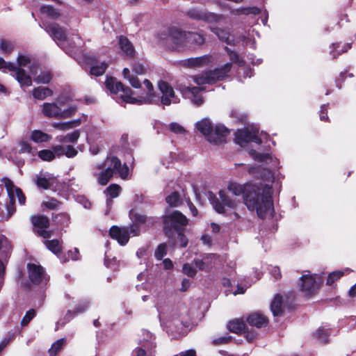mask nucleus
<instances>
[{
  "mask_svg": "<svg viewBox=\"0 0 356 356\" xmlns=\"http://www.w3.org/2000/svg\"><path fill=\"white\" fill-rule=\"evenodd\" d=\"M143 83L146 88V94L138 97H132V90L129 87H124L122 83L117 81L113 78H107L105 84L108 90L111 93L117 94L122 92L120 98L126 103L133 104H159L161 103L165 106H169L171 104H177L179 99L175 95L173 88L165 81H160L158 88L161 93V97L156 95L154 92V88L152 83L148 79H145Z\"/></svg>",
  "mask_w": 356,
  "mask_h": 356,
  "instance_id": "f257e3e1",
  "label": "nucleus"
},
{
  "mask_svg": "<svg viewBox=\"0 0 356 356\" xmlns=\"http://www.w3.org/2000/svg\"><path fill=\"white\" fill-rule=\"evenodd\" d=\"M244 202L249 210L256 211L258 216L264 218L268 213L273 211L271 187L250 186L246 190Z\"/></svg>",
  "mask_w": 356,
  "mask_h": 356,
  "instance_id": "f03ea898",
  "label": "nucleus"
},
{
  "mask_svg": "<svg viewBox=\"0 0 356 356\" xmlns=\"http://www.w3.org/2000/svg\"><path fill=\"white\" fill-rule=\"evenodd\" d=\"M195 128L210 143L220 145L225 141L228 129L222 124L213 125L209 118H203L195 123Z\"/></svg>",
  "mask_w": 356,
  "mask_h": 356,
  "instance_id": "7ed1b4c3",
  "label": "nucleus"
},
{
  "mask_svg": "<svg viewBox=\"0 0 356 356\" xmlns=\"http://www.w3.org/2000/svg\"><path fill=\"white\" fill-rule=\"evenodd\" d=\"M211 202L215 210L219 213L224 214H233L238 218V215L235 211L240 204V201L236 198L233 199L232 197L226 194L225 191H220L219 192V199L214 197L211 199Z\"/></svg>",
  "mask_w": 356,
  "mask_h": 356,
  "instance_id": "20e7f679",
  "label": "nucleus"
},
{
  "mask_svg": "<svg viewBox=\"0 0 356 356\" xmlns=\"http://www.w3.org/2000/svg\"><path fill=\"white\" fill-rule=\"evenodd\" d=\"M232 68V64L228 63L220 68L213 71L207 72L200 75L193 76V81L198 86L204 84H213L216 81L227 76Z\"/></svg>",
  "mask_w": 356,
  "mask_h": 356,
  "instance_id": "39448f33",
  "label": "nucleus"
},
{
  "mask_svg": "<svg viewBox=\"0 0 356 356\" xmlns=\"http://www.w3.org/2000/svg\"><path fill=\"white\" fill-rule=\"evenodd\" d=\"M0 70L3 72H11L12 76L15 77L22 88L32 85L31 76L25 72L24 69L17 67L15 64L7 62L1 57H0Z\"/></svg>",
  "mask_w": 356,
  "mask_h": 356,
  "instance_id": "423d86ee",
  "label": "nucleus"
},
{
  "mask_svg": "<svg viewBox=\"0 0 356 356\" xmlns=\"http://www.w3.org/2000/svg\"><path fill=\"white\" fill-rule=\"evenodd\" d=\"M188 223L186 217L178 211L166 214L163 218L164 231L168 237L172 236L173 231H177Z\"/></svg>",
  "mask_w": 356,
  "mask_h": 356,
  "instance_id": "0eeeda50",
  "label": "nucleus"
},
{
  "mask_svg": "<svg viewBox=\"0 0 356 356\" xmlns=\"http://www.w3.org/2000/svg\"><path fill=\"white\" fill-rule=\"evenodd\" d=\"M186 31L176 28L168 30V36L164 38L168 48L175 51H183L187 48Z\"/></svg>",
  "mask_w": 356,
  "mask_h": 356,
  "instance_id": "6e6552de",
  "label": "nucleus"
},
{
  "mask_svg": "<svg viewBox=\"0 0 356 356\" xmlns=\"http://www.w3.org/2000/svg\"><path fill=\"white\" fill-rule=\"evenodd\" d=\"M72 56H74L80 64L86 63L91 65L90 72L92 75L97 76L104 74L108 66L105 61L99 63L96 57L81 52H75L74 54H72Z\"/></svg>",
  "mask_w": 356,
  "mask_h": 356,
  "instance_id": "1a4fd4ad",
  "label": "nucleus"
},
{
  "mask_svg": "<svg viewBox=\"0 0 356 356\" xmlns=\"http://www.w3.org/2000/svg\"><path fill=\"white\" fill-rule=\"evenodd\" d=\"M102 164L103 167L109 170L111 175L118 174L121 179H128L129 176V169L126 163L122 165L120 160L118 157H107Z\"/></svg>",
  "mask_w": 356,
  "mask_h": 356,
  "instance_id": "9d476101",
  "label": "nucleus"
},
{
  "mask_svg": "<svg viewBox=\"0 0 356 356\" xmlns=\"http://www.w3.org/2000/svg\"><path fill=\"white\" fill-rule=\"evenodd\" d=\"M258 133L259 129L254 127L251 129L248 127L245 129L238 130L236 133V141L241 146L250 142L260 144L261 143V140L258 137Z\"/></svg>",
  "mask_w": 356,
  "mask_h": 356,
  "instance_id": "9b49d317",
  "label": "nucleus"
},
{
  "mask_svg": "<svg viewBox=\"0 0 356 356\" xmlns=\"http://www.w3.org/2000/svg\"><path fill=\"white\" fill-rule=\"evenodd\" d=\"M187 15L191 19L202 20L207 23H217L223 19L221 15L208 12L206 10L195 8L189 10Z\"/></svg>",
  "mask_w": 356,
  "mask_h": 356,
  "instance_id": "f8f14e48",
  "label": "nucleus"
},
{
  "mask_svg": "<svg viewBox=\"0 0 356 356\" xmlns=\"http://www.w3.org/2000/svg\"><path fill=\"white\" fill-rule=\"evenodd\" d=\"M3 183L6 188L10 202H15V197H17L18 202L21 205L25 204L26 197L20 188L15 187L13 183L7 178L3 179Z\"/></svg>",
  "mask_w": 356,
  "mask_h": 356,
  "instance_id": "ddd939ff",
  "label": "nucleus"
},
{
  "mask_svg": "<svg viewBox=\"0 0 356 356\" xmlns=\"http://www.w3.org/2000/svg\"><path fill=\"white\" fill-rule=\"evenodd\" d=\"M29 277L31 282L39 284L47 281V277L43 268L34 264H29L27 266Z\"/></svg>",
  "mask_w": 356,
  "mask_h": 356,
  "instance_id": "4468645a",
  "label": "nucleus"
},
{
  "mask_svg": "<svg viewBox=\"0 0 356 356\" xmlns=\"http://www.w3.org/2000/svg\"><path fill=\"white\" fill-rule=\"evenodd\" d=\"M41 27L42 26L40 25ZM43 28V26H42ZM44 30L53 38V39L58 44H61L66 40L65 29L60 27L57 24L44 25Z\"/></svg>",
  "mask_w": 356,
  "mask_h": 356,
  "instance_id": "2eb2a0df",
  "label": "nucleus"
},
{
  "mask_svg": "<svg viewBox=\"0 0 356 356\" xmlns=\"http://www.w3.org/2000/svg\"><path fill=\"white\" fill-rule=\"evenodd\" d=\"M109 234L111 237L117 240L121 245H126L130 238L129 230L125 227L113 226L110 229Z\"/></svg>",
  "mask_w": 356,
  "mask_h": 356,
  "instance_id": "dca6fc26",
  "label": "nucleus"
},
{
  "mask_svg": "<svg viewBox=\"0 0 356 356\" xmlns=\"http://www.w3.org/2000/svg\"><path fill=\"white\" fill-rule=\"evenodd\" d=\"M92 174L97 178L98 184L102 186L106 185L113 176L101 163H98L94 167Z\"/></svg>",
  "mask_w": 356,
  "mask_h": 356,
  "instance_id": "f3484780",
  "label": "nucleus"
},
{
  "mask_svg": "<svg viewBox=\"0 0 356 356\" xmlns=\"http://www.w3.org/2000/svg\"><path fill=\"white\" fill-rule=\"evenodd\" d=\"M202 90V88L193 86L186 87L181 91L186 98L191 99L193 104L200 106L203 103V99L199 94Z\"/></svg>",
  "mask_w": 356,
  "mask_h": 356,
  "instance_id": "a211bd4d",
  "label": "nucleus"
},
{
  "mask_svg": "<svg viewBox=\"0 0 356 356\" xmlns=\"http://www.w3.org/2000/svg\"><path fill=\"white\" fill-rule=\"evenodd\" d=\"M62 108L56 103H44L42 105V113L47 118L61 119Z\"/></svg>",
  "mask_w": 356,
  "mask_h": 356,
  "instance_id": "6ab92c4d",
  "label": "nucleus"
},
{
  "mask_svg": "<svg viewBox=\"0 0 356 356\" xmlns=\"http://www.w3.org/2000/svg\"><path fill=\"white\" fill-rule=\"evenodd\" d=\"M139 347L134 350L136 356H155L156 344L154 341L139 342Z\"/></svg>",
  "mask_w": 356,
  "mask_h": 356,
  "instance_id": "aec40b11",
  "label": "nucleus"
},
{
  "mask_svg": "<svg viewBox=\"0 0 356 356\" xmlns=\"http://www.w3.org/2000/svg\"><path fill=\"white\" fill-rule=\"evenodd\" d=\"M187 47L190 46L200 47L206 42L204 35L197 32L186 31Z\"/></svg>",
  "mask_w": 356,
  "mask_h": 356,
  "instance_id": "412c9836",
  "label": "nucleus"
},
{
  "mask_svg": "<svg viewBox=\"0 0 356 356\" xmlns=\"http://www.w3.org/2000/svg\"><path fill=\"white\" fill-rule=\"evenodd\" d=\"M118 44L122 54L126 56L133 57L135 55V49L132 43L124 36H120Z\"/></svg>",
  "mask_w": 356,
  "mask_h": 356,
  "instance_id": "4be33fe9",
  "label": "nucleus"
},
{
  "mask_svg": "<svg viewBox=\"0 0 356 356\" xmlns=\"http://www.w3.org/2000/svg\"><path fill=\"white\" fill-rule=\"evenodd\" d=\"M246 321L250 325L257 327V328L266 325L268 323L266 317L259 313H252L250 314L247 317Z\"/></svg>",
  "mask_w": 356,
  "mask_h": 356,
  "instance_id": "5701e85b",
  "label": "nucleus"
},
{
  "mask_svg": "<svg viewBox=\"0 0 356 356\" xmlns=\"http://www.w3.org/2000/svg\"><path fill=\"white\" fill-rule=\"evenodd\" d=\"M316 286V280L313 275L305 274L301 277L300 288L306 293L312 292Z\"/></svg>",
  "mask_w": 356,
  "mask_h": 356,
  "instance_id": "b1692460",
  "label": "nucleus"
},
{
  "mask_svg": "<svg viewBox=\"0 0 356 356\" xmlns=\"http://www.w3.org/2000/svg\"><path fill=\"white\" fill-rule=\"evenodd\" d=\"M35 182L38 187L48 189L56 183V178L51 175L48 176V177L37 176Z\"/></svg>",
  "mask_w": 356,
  "mask_h": 356,
  "instance_id": "393cba45",
  "label": "nucleus"
},
{
  "mask_svg": "<svg viewBox=\"0 0 356 356\" xmlns=\"http://www.w3.org/2000/svg\"><path fill=\"white\" fill-rule=\"evenodd\" d=\"M147 217L143 215H138L136 217V222H134L129 227H125L127 229L129 230V236H138L140 234V227L139 223H145L147 220Z\"/></svg>",
  "mask_w": 356,
  "mask_h": 356,
  "instance_id": "a878e982",
  "label": "nucleus"
},
{
  "mask_svg": "<svg viewBox=\"0 0 356 356\" xmlns=\"http://www.w3.org/2000/svg\"><path fill=\"white\" fill-rule=\"evenodd\" d=\"M212 57L210 55H204L196 58H191L186 60L189 67H200L209 63Z\"/></svg>",
  "mask_w": 356,
  "mask_h": 356,
  "instance_id": "bb28decb",
  "label": "nucleus"
},
{
  "mask_svg": "<svg viewBox=\"0 0 356 356\" xmlns=\"http://www.w3.org/2000/svg\"><path fill=\"white\" fill-rule=\"evenodd\" d=\"M17 67L23 69L25 67H31L33 65L32 57L24 52L19 53L17 57V63L15 64Z\"/></svg>",
  "mask_w": 356,
  "mask_h": 356,
  "instance_id": "cd10ccee",
  "label": "nucleus"
},
{
  "mask_svg": "<svg viewBox=\"0 0 356 356\" xmlns=\"http://www.w3.org/2000/svg\"><path fill=\"white\" fill-rule=\"evenodd\" d=\"M80 137V131L75 130L66 135L58 136L56 140L60 143H76Z\"/></svg>",
  "mask_w": 356,
  "mask_h": 356,
  "instance_id": "c85d7f7f",
  "label": "nucleus"
},
{
  "mask_svg": "<svg viewBox=\"0 0 356 356\" xmlns=\"http://www.w3.org/2000/svg\"><path fill=\"white\" fill-rule=\"evenodd\" d=\"M245 322L239 318H235L230 321L227 324L228 330L234 333L240 334L245 330Z\"/></svg>",
  "mask_w": 356,
  "mask_h": 356,
  "instance_id": "c756f323",
  "label": "nucleus"
},
{
  "mask_svg": "<svg viewBox=\"0 0 356 356\" xmlns=\"http://www.w3.org/2000/svg\"><path fill=\"white\" fill-rule=\"evenodd\" d=\"M32 95L34 98L43 100L47 97H50L53 95V91L47 88V87H37L33 88L32 91Z\"/></svg>",
  "mask_w": 356,
  "mask_h": 356,
  "instance_id": "7c9ffc66",
  "label": "nucleus"
},
{
  "mask_svg": "<svg viewBox=\"0 0 356 356\" xmlns=\"http://www.w3.org/2000/svg\"><path fill=\"white\" fill-rule=\"evenodd\" d=\"M80 124L81 120L78 119L65 122H54L52 127L60 131H67L79 126Z\"/></svg>",
  "mask_w": 356,
  "mask_h": 356,
  "instance_id": "2f4dec72",
  "label": "nucleus"
},
{
  "mask_svg": "<svg viewBox=\"0 0 356 356\" xmlns=\"http://www.w3.org/2000/svg\"><path fill=\"white\" fill-rule=\"evenodd\" d=\"M209 29L213 33L217 35L220 40L226 42L228 44H232V40L229 38V32L228 31L213 26H210Z\"/></svg>",
  "mask_w": 356,
  "mask_h": 356,
  "instance_id": "473e14b6",
  "label": "nucleus"
},
{
  "mask_svg": "<svg viewBox=\"0 0 356 356\" xmlns=\"http://www.w3.org/2000/svg\"><path fill=\"white\" fill-rule=\"evenodd\" d=\"M31 220L33 225L39 229H46L49 226V220L46 216H32Z\"/></svg>",
  "mask_w": 356,
  "mask_h": 356,
  "instance_id": "72a5a7b5",
  "label": "nucleus"
},
{
  "mask_svg": "<svg viewBox=\"0 0 356 356\" xmlns=\"http://www.w3.org/2000/svg\"><path fill=\"white\" fill-rule=\"evenodd\" d=\"M51 136L40 130H33L31 134V139L37 143L47 142Z\"/></svg>",
  "mask_w": 356,
  "mask_h": 356,
  "instance_id": "f704fd0d",
  "label": "nucleus"
},
{
  "mask_svg": "<svg viewBox=\"0 0 356 356\" xmlns=\"http://www.w3.org/2000/svg\"><path fill=\"white\" fill-rule=\"evenodd\" d=\"M121 192V187L115 184H111L106 189L104 193L107 196H109V198L107 199V204H109L112 202L111 199L117 197Z\"/></svg>",
  "mask_w": 356,
  "mask_h": 356,
  "instance_id": "c9c22d12",
  "label": "nucleus"
},
{
  "mask_svg": "<svg viewBox=\"0 0 356 356\" xmlns=\"http://www.w3.org/2000/svg\"><path fill=\"white\" fill-rule=\"evenodd\" d=\"M270 309L274 316L281 315L282 313V297L276 294L270 305Z\"/></svg>",
  "mask_w": 356,
  "mask_h": 356,
  "instance_id": "e433bc0d",
  "label": "nucleus"
},
{
  "mask_svg": "<svg viewBox=\"0 0 356 356\" xmlns=\"http://www.w3.org/2000/svg\"><path fill=\"white\" fill-rule=\"evenodd\" d=\"M40 12L52 19H57L60 17V13L51 6H42L40 8Z\"/></svg>",
  "mask_w": 356,
  "mask_h": 356,
  "instance_id": "4c0bfd02",
  "label": "nucleus"
},
{
  "mask_svg": "<svg viewBox=\"0 0 356 356\" xmlns=\"http://www.w3.org/2000/svg\"><path fill=\"white\" fill-rule=\"evenodd\" d=\"M44 244L50 251H51L55 254L58 255V254L60 253V250H61V245H60L59 241H58V240L46 241L44 242Z\"/></svg>",
  "mask_w": 356,
  "mask_h": 356,
  "instance_id": "58836bf2",
  "label": "nucleus"
},
{
  "mask_svg": "<svg viewBox=\"0 0 356 356\" xmlns=\"http://www.w3.org/2000/svg\"><path fill=\"white\" fill-rule=\"evenodd\" d=\"M209 256L204 257L202 259H194V264L195 267L200 270L207 271L210 268V265L209 264Z\"/></svg>",
  "mask_w": 356,
  "mask_h": 356,
  "instance_id": "ea45409f",
  "label": "nucleus"
},
{
  "mask_svg": "<svg viewBox=\"0 0 356 356\" xmlns=\"http://www.w3.org/2000/svg\"><path fill=\"white\" fill-rule=\"evenodd\" d=\"M250 154L259 162L268 163V160L273 161V156L269 154H259L255 150H251Z\"/></svg>",
  "mask_w": 356,
  "mask_h": 356,
  "instance_id": "a19ab883",
  "label": "nucleus"
},
{
  "mask_svg": "<svg viewBox=\"0 0 356 356\" xmlns=\"http://www.w3.org/2000/svg\"><path fill=\"white\" fill-rule=\"evenodd\" d=\"M52 79V74L49 71L42 72L37 77L35 78V81L38 83L46 84L50 82Z\"/></svg>",
  "mask_w": 356,
  "mask_h": 356,
  "instance_id": "79ce46f5",
  "label": "nucleus"
},
{
  "mask_svg": "<svg viewBox=\"0 0 356 356\" xmlns=\"http://www.w3.org/2000/svg\"><path fill=\"white\" fill-rule=\"evenodd\" d=\"M228 190L232 195L235 196H239L244 193V188L243 186L236 184L231 183L228 186Z\"/></svg>",
  "mask_w": 356,
  "mask_h": 356,
  "instance_id": "37998d69",
  "label": "nucleus"
},
{
  "mask_svg": "<svg viewBox=\"0 0 356 356\" xmlns=\"http://www.w3.org/2000/svg\"><path fill=\"white\" fill-rule=\"evenodd\" d=\"M167 203L171 207H178L181 203V199L177 192H174L166 197Z\"/></svg>",
  "mask_w": 356,
  "mask_h": 356,
  "instance_id": "c03bdc74",
  "label": "nucleus"
},
{
  "mask_svg": "<svg viewBox=\"0 0 356 356\" xmlns=\"http://www.w3.org/2000/svg\"><path fill=\"white\" fill-rule=\"evenodd\" d=\"M64 342H65V341L63 339H59V340L56 341V342H54L52 344L51 348L49 350L50 356H55L57 354V353L63 347Z\"/></svg>",
  "mask_w": 356,
  "mask_h": 356,
  "instance_id": "a18cd8bd",
  "label": "nucleus"
},
{
  "mask_svg": "<svg viewBox=\"0 0 356 356\" xmlns=\"http://www.w3.org/2000/svg\"><path fill=\"white\" fill-rule=\"evenodd\" d=\"M0 49L4 54H10L14 49V45L8 40H2L0 42Z\"/></svg>",
  "mask_w": 356,
  "mask_h": 356,
  "instance_id": "49530a36",
  "label": "nucleus"
},
{
  "mask_svg": "<svg viewBox=\"0 0 356 356\" xmlns=\"http://www.w3.org/2000/svg\"><path fill=\"white\" fill-rule=\"evenodd\" d=\"M38 156L43 161H50L54 158V152L49 149H42L38 152Z\"/></svg>",
  "mask_w": 356,
  "mask_h": 356,
  "instance_id": "de8ad7c7",
  "label": "nucleus"
},
{
  "mask_svg": "<svg viewBox=\"0 0 356 356\" xmlns=\"http://www.w3.org/2000/svg\"><path fill=\"white\" fill-rule=\"evenodd\" d=\"M166 253L167 246L165 243H161L157 247L156 250H155L154 255L158 260H161L166 254Z\"/></svg>",
  "mask_w": 356,
  "mask_h": 356,
  "instance_id": "09e8293b",
  "label": "nucleus"
},
{
  "mask_svg": "<svg viewBox=\"0 0 356 356\" xmlns=\"http://www.w3.org/2000/svg\"><path fill=\"white\" fill-rule=\"evenodd\" d=\"M343 275V273L340 270L334 271L332 273H330L328 275V277L327 279V284L332 285L336 280L339 279Z\"/></svg>",
  "mask_w": 356,
  "mask_h": 356,
  "instance_id": "8fccbe9b",
  "label": "nucleus"
},
{
  "mask_svg": "<svg viewBox=\"0 0 356 356\" xmlns=\"http://www.w3.org/2000/svg\"><path fill=\"white\" fill-rule=\"evenodd\" d=\"M169 129L176 134H184L186 130L181 124L177 122H172L169 124Z\"/></svg>",
  "mask_w": 356,
  "mask_h": 356,
  "instance_id": "3c124183",
  "label": "nucleus"
},
{
  "mask_svg": "<svg viewBox=\"0 0 356 356\" xmlns=\"http://www.w3.org/2000/svg\"><path fill=\"white\" fill-rule=\"evenodd\" d=\"M237 12H238V13L243 14V15H249V14L258 15L260 13L261 10L257 7H248V8H243L241 10H238Z\"/></svg>",
  "mask_w": 356,
  "mask_h": 356,
  "instance_id": "603ef678",
  "label": "nucleus"
},
{
  "mask_svg": "<svg viewBox=\"0 0 356 356\" xmlns=\"http://www.w3.org/2000/svg\"><path fill=\"white\" fill-rule=\"evenodd\" d=\"M65 149V156L67 158H74L75 157L78 152L73 146L68 145L67 146H64Z\"/></svg>",
  "mask_w": 356,
  "mask_h": 356,
  "instance_id": "864d4df0",
  "label": "nucleus"
},
{
  "mask_svg": "<svg viewBox=\"0 0 356 356\" xmlns=\"http://www.w3.org/2000/svg\"><path fill=\"white\" fill-rule=\"evenodd\" d=\"M35 316V311L33 309H29L22 320L21 324L22 325H26L32 318Z\"/></svg>",
  "mask_w": 356,
  "mask_h": 356,
  "instance_id": "5fc2aeb1",
  "label": "nucleus"
},
{
  "mask_svg": "<svg viewBox=\"0 0 356 356\" xmlns=\"http://www.w3.org/2000/svg\"><path fill=\"white\" fill-rule=\"evenodd\" d=\"M316 334L321 342H327L328 336V332L327 330L320 327L316 330Z\"/></svg>",
  "mask_w": 356,
  "mask_h": 356,
  "instance_id": "6e6d98bb",
  "label": "nucleus"
},
{
  "mask_svg": "<svg viewBox=\"0 0 356 356\" xmlns=\"http://www.w3.org/2000/svg\"><path fill=\"white\" fill-rule=\"evenodd\" d=\"M60 202L56 199H50L48 201L42 202V205L49 209H55L59 207Z\"/></svg>",
  "mask_w": 356,
  "mask_h": 356,
  "instance_id": "4d7b16f0",
  "label": "nucleus"
},
{
  "mask_svg": "<svg viewBox=\"0 0 356 356\" xmlns=\"http://www.w3.org/2000/svg\"><path fill=\"white\" fill-rule=\"evenodd\" d=\"M154 341V337L152 334L147 330H143L140 342Z\"/></svg>",
  "mask_w": 356,
  "mask_h": 356,
  "instance_id": "13d9d810",
  "label": "nucleus"
},
{
  "mask_svg": "<svg viewBox=\"0 0 356 356\" xmlns=\"http://www.w3.org/2000/svg\"><path fill=\"white\" fill-rule=\"evenodd\" d=\"M76 112V106H70L67 108V109L61 111V119L67 118L71 117L72 115H74Z\"/></svg>",
  "mask_w": 356,
  "mask_h": 356,
  "instance_id": "bf43d9fd",
  "label": "nucleus"
},
{
  "mask_svg": "<svg viewBox=\"0 0 356 356\" xmlns=\"http://www.w3.org/2000/svg\"><path fill=\"white\" fill-rule=\"evenodd\" d=\"M11 248L10 242L4 236H0V250H3L4 252L8 251Z\"/></svg>",
  "mask_w": 356,
  "mask_h": 356,
  "instance_id": "052dcab7",
  "label": "nucleus"
},
{
  "mask_svg": "<svg viewBox=\"0 0 356 356\" xmlns=\"http://www.w3.org/2000/svg\"><path fill=\"white\" fill-rule=\"evenodd\" d=\"M52 151L54 152V158L56 157H60L63 155H65V149L64 146L58 145H55L52 147Z\"/></svg>",
  "mask_w": 356,
  "mask_h": 356,
  "instance_id": "680f3d73",
  "label": "nucleus"
},
{
  "mask_svg": "<svg viewBox=\"0 0 356 356\" xmlns=\"http://www.w3.org/2000/svg\"><path fill=\"white\" fill-rule=\"evenodd\" d=\"M183 272L189 277H194L196 275V270L194 269L191 265L188 264H185L183 266Z\"/></svg>",
  "mask_w": 356,
  "mask_h": 356,
  "instance_id": "e2e57ef3",
  "label": "nucleus"
},
{
  "mask_svg": "<svg viewBox=\"0 0 356 356\" xmlns=\"http://www.w3.org/2000/svg\"><path fill=\"white\" fill-rule=\"evenodd\" d=\"M132 70L136 74L139 75L144 74L146 72V68L144 67L143 65L139 63H135L133 66Z\"/></svg>",
  "mask_w": 356,
  "mask_h": 356,
  "instance_id": "0e129e2a",
  "label": "nucleus"
},
{
  "mask_svg": "<svg viewBox=\"0 0 356 356\" xmlns=\"http://www.w3.org/2000/svg\"><path fill=\"white\" fill-rule=\"evenodd\" d=\"M89 302L87 301H83L80 302L75 308L74 313L76 314L82 313L86 311V309L88 307Z\"/></svg>",
  "mask_w": 356,
  "mask_h": 356,
  "instance_id": "69168bd1",
  "label": "nucleus"
},
{
  "mask_svg": "<svg viewBox=\"0 0 356 356\" xmlns=\"http://www.w3.org/2000/svg\"><path fill=\"white\" fill-rule=\"evenodd\" d=\"M19 152L22 153L28 152L30 153L31 151V145L26 141H21L19 143Z\"/></svg>",
  "mask_w": 356,
  "mask_h": 356,
  "instance_id": "338daca9",
  "label": "nucleus"
},
{
  "mask_svg": "<svg viewBox=\"0 0 356 356\" xmlns=\"http://www.w3.org/2000/svg\"><path fill=\"white\" fill-rule=\"evenodd\" d=\"M243 332L246 339L250 342L253 341L257 337V333L254 331H249L248 328L245 327Z\"/></svg>",
  "mask_w": 356,
  "mask_h": 356,
  "instance_id": "774afa93",
  "label": "nucleus"
}]
</instances>
